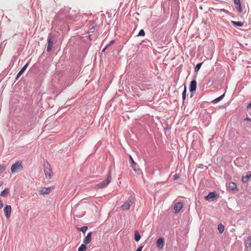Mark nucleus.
Instances as JSON below:
<instances>
[{
  "instance_id": "nucleus-1",
  "label": "nucleus",
  "mask_w": 251,
  "mask_h": 251,
  "mask_svg": "<svg viewBox=\"0 0 251 251\" xmlns=\"http://www.w3.org/2000/svg\"><path fill=\"white\" fill-rule=\"evenodd\" d=\"M44 173L47 178L50 179L52 176L53 172L50 165L48 163L44 166Z\"/></svg>"
},
{
  "instance_id": "nucleus-2",
  "label": "nucleus",
  "mask_w": 251,
  "mask_h": 251,
  "mask_svg": "<svg viewBox=\"0 0 251 251\" xmlns=\"http://www.w3.org/2000/svg\"><path fill=\"white\" fill-rule=\"evenodd\" d=\"M22 169V162L19 161L12 165L11 170L12 173H15L20 171Z\"/></svg>"
},
{
  "instance_id": "nucleus-3",
  "label": "nucleus",
  "mask_w": 251,
  "mask_h": 251,
  "mask_svg": "<svg viewBox=\"0 0 251 251\" xmlns=\"http://www.w3.org/2000/svg\"><path fill=\"white\" fill-rule=\"evenodd\" d=\"M111 180V176L110 175H109L105 180L97 184V187L100 189L105 187L110 182Z\"/></svg>"
},
{
  "instance_id": "nucleus-4",
  "label": "nucleus",
  "mask_w": 251,
  "mask_h": 251,
  "mask_svg": "<svg viewBox=\"0 0 251 251\" xmlns=\"http://www.w3.org/2000/svg\"><path fill=\"white\" fill-rule=\"evenodd\" d=\"M132 203V201L131 200H128L121 206V208L123 210L127 211L130 209V206Z\"/></svg>"
},
{
  "instance_id": "nucleus-5",
  "label": "nucleus",
  "mask_w": 251,
  "mask_h": 251,
  "mask_svg": "<svg viewBox=\"0 0 251 251\" xmlns=\"http://www.w3.org/2000/svg\"><path fill=\"white\" fill-rule=\"evenodd\" d=\"M12 208L10 205H6L4 208V213L7 219H9L11 215Z\"/></svg>"
},
{
  "instance_id": "nucleus-6",
  "label": "nucleus",
  "mask_w": 251,
  "mask_h": 251,
  "mask_svg": "<svg viewBox=\"0 0 251 251\" xmlns=\"http://www.w3.org/2000/svg\"><path fill=\"white\" fill-rule=\"evenodd\" d=\"M182 207L183 204L182 202H179L175 203L174 207L175 212L176 213H178L180 211V210L182 208Z\"/></svg>"
},
{
  "instance_id": "nucleus-7",
  "label": "nucleus",
  "mask_w": 251,
  "mask_h": 251,
  "mask_svg": "<svg viewBox=\"0 0 251 251\" xmlns=\"http://www.w3.org/2000/svg\"><path fill=\"white\" fill-rule=\"evenodd\" d=\"M130 162H131V167L132 168V169L134 170V171L136 172H137L138 171H139V169H138V165H137V163H136L132 157L130 155Z\"/></svg>"
},
{
  "instance_id": "nucleus-8",
  "label": "nucleus",
  "mask_w": 251,
  "mask_h": 251,
  "mask_svg": "<svg viewBox=\"0 0 251 251\" xmlns=\"http://www.w3.org/2000/svg\"><path fill=\"white\" fill-rule=\"evenodd\" d=\"M51 188L50 187L46 188L43 187L41 190L39 191L40 195H47L50 192Z\"/></svg>"
},
{
  "instance_id": "nucleus-9",
  "label": "nucleus",
  "mask_w": 251,
  "mask_h": 251,
  "mask_svg": "<svg viewBox=\"0 0 251 251\" xmlns=\"http://www.w3.org/2000/svg\"><path fill=\"white\" fill-rule=\"evenodd\" d=\"M164 245V240L162 238H159L156 242V246L157 248L160 249H163Z\"/></svg>"
},
{
  "instance_id": "nucleus-10",
  "label": "nucleus",
  "mask_w": 251,
  "mask_h": 251,
  "mask_svg": "<svg viewBox=\"0 0 251 251\" xmlns=\"http://www.w3.org/2000/svg\"><path fill=\"white\" fill-rule=\"evenodd\" d=\"M197 88V81L195 80H193L191 82L190 85V91L192 92L195 91Z\"/></svg>"
},
{
  "instance_id": "nucleus-11",
  "label": "nucleus",
  "mask_w": 251,
  "mask_h": 251,
  "mask_svg": "<svg viewBox=\"0 0 251 251\" xmlns=\"http://www.w3.org/2000/svg\"><path fill=\"white\" fill-rule=\"evenodd\" d=\"M92 234V232H90L87 234V236L83 240V243L84 244H88L91 242Z\"/></svg>"
},
{
  "instance_id": "nucleus-12",
  "label": "nucleus",
  "mask_w": 251,
  "mask_h": 251,
  "mask_svg": "<svg viewBox=\"0 0 251 251\" xmlns=\"http://www.w3.org/2000/svg\"><path fill=\"white\" fill-rule=\"evenodd\" d=\"M251 177V171L248 172L246 176H242V181L245 183L248 181V179Z\"/></svg>"
},
{
  "instance_id": "nucleus-13",
  "label": "nucleus",
  "mask_w": 251,
  "mask_h": 251,
  "mask_svg": "<svg viewBox=\"0 0 251 251\" xmlns=\"http://www.w3.org/2000/svg\"><path fill=\"white\" fill-rule=\"evenodd\" d=\"M216 196L215 192H210L207 196L205 197V199L207 201H209L211 199L215 198Z\"/></svg>"
},
{
  "instance_id": "nucleus-14",
  "label": "nucleus",
  "mask_w": 251,
  "mask_h": 251,
  "mask_svg": "<svg viewBox=\"0 0 251 251\" xmlns=\"http://www.w3.org/2000/svg\"><path fill=\"white\" fill-rule=\"evenodd\" d=\"M52 45H53V42H52L51 39L49 38L48 40V46H47V50L48 51H50L51 47H52Z\"/></svg>"
},
{
  "instance_id": "nucleus-15",
  "label": "nucleus",
  "mask_w": 251,
  "mask_h": 251,
  "mask_svg": "<svg viewBox=\"0 0 251 251\" xmlns=\"http://www.w3.org/2000/svg\"><path fill=\"white\" fill-rule=\"evenodd\" d=\"M228 188L231 190H234L237 188V186L235 183L230 182L228 184Z\"/></svg>"
},
{
  "instance_id": "nucleus-16",
  "label": "nucleus",
  "mask_w": 251,
  "mask_h": 251,
  "mask_svg": "<svg viewBox=\"0 0 251 251\" xmlns=\"http://www.w3.org/2000/svg\"><path fill=\"white\" fill-rule=\"evenodd\" d=\"M9 194V189L8 188H5L4 190H3L0 193V196L2 197H6Z\"/></svg>"
},
{
  "instance_id": "nucleus-17",
  "label": "nucleus",
  "mask_w": 251,
  "mask_h": 251,
  "mask_svg": "<svg viewBox=\"0 0 251 251\" xmlns=\"http://www.w3.org/2000/svg\"><path fill=\"white\" fill-rule=\"evenodd\" d=\"M246 247H249L251 245V237L247 238L245 241Z\"/></svg>"
},
{
  "instance_id": "nucleus-18",
  "label": "nucleus",
  "mask_w": 251,
  "mask_h": 251,
  "mask_svg": "<svg viewBox=\"0 0 251 251\" xmlns=\"http://www.w3.org/2000/svg\"><path fill=\"white\" fill-rule=\"evenodd\" d=\"M141 236L137 231H135L134 239L136 241L138 242L140 239Z\"/></svg>"
},
{
  "instance_id": "nucleus-19",
  "label": "nucleus",
  "mask_w": 251,
  "mask_h": 251,
  "mask_svg": "<svg viewBox=\"0 0 251 251\" xmlns=\"http://www.w3.org/2000/svg\"><path fill=\"white\" fill-rule=\"evenodd\" d=\"M218 229L219 233H223L224 230V226L222 224H220L218 226Z\"/></svg>"
},
{
  "instance_id": "nucleus-20",
  "label": "nucleus",
  "mask_w": 251,
  "mask_h": 251,
  "mask_svg": "<svg viewBox=\"0 0 251 251\" xmlns=\"http://www.w3.org/2000/svg\"><path fill=\"white\" fill-rule=\"evenodd\" d=\"M224 96H225V94H223L222 96H221L220 97H219L215 99V100H214L212 101V102H214V103L218 102L219 101H220V100H221L223 99Z\"/></svg>"
},
{
  "instance_id": "nucleus-21",
  "label": "nucleus",
  "mask_w": 251,
  "mask_h": 251,
  "mask_svg": "<svg viewBox=\"0 0 251 251\" xmlns=\"http://www.w3.org/2000/svg\"><path fill=\"white\" fill-rule=\"evenodd\" d=\"M86 249V246L85 244H83L81 245V246L78 248V251H85Z\"/></svg>"
},
{
  "instance_id": "nucleus-22",
  "label": "nucleus",
  "mask_w": 251,
  "mask_h": 251,
  "mask_svg": "<svg viewBox=\"0 0 251 251\" xmlns=\"http://www.w3.org/2000/svg\"><path fill=\"white\" fill-rule=\"evenodd\" d=\"M232 23L233 24V25H237L239 26H242L244 25V23L242 22L232 21Z\"/></svg>"
},
{
  "instance_id": "nucleus-23",
  "label": "nucleus",
  "mask_w": 251,
  "mask_h": 251,
  "mask_svg": "<svg viewBox=\"0 0 251 251\" xmlns=\"http://www.w3.org/2000/svg\"><path fill=\"white\" fill-rule=\"evenodd\" d=\"M28 66V64L26 63L23 67V68L19 71V73L20 74H21L22 75L24 73V72L25 71V70L26 69Z\"/></svg>"
},
{
  "instance_id": "nucleus-24",
  "label": "nucleus",
  "mask_w": 251,
  "mask_h": 251,
  "mask_svg": "<svg viewBox=\"0 0 251 251\" xmlns=\"http://www.w3.org/2000/svg\"><path fill=\"white\" fill-rule=\"evenodd\" d=\"M88 229V227L87 226H82V227L81 228H78V230H80V231H81L82 232H85L86 231V230H87Z\"/></svg>"
},
{
  "instance_id": "nucleus-25",
  "label": "nucleus",
  "mask_w": 251,
  "mask_h": 251,
  "mask_svg": "<svg viewBox=\"0 0 251 251\" xmlns=\"http://www.w3.org/2000/svg\"><path fill=\"white\" fill-rule=\"evenodd\" d=\"M186 87L184 86V91L182 93V98L183 100H185L186 99Z\"/></svg>"
},
{
  "instance_id": "nucleus-26",
  "label": "nucleus",
  "mask_w": 251,
  "mask_h": 251,
  "mask_svg": "<svg viewBox=\"0 0 251 251\" xmlns=\"http://www.w3.org/2000/svg\"><path fill=\"white\" fill-rule=\"evenodd\" d=\"M5 165H0V173H2L5 169Z\"/></svg>"
},
{
  "instance_id": "nucleus-27",
  "label": "nucleus",
  "mask_w": 251,
  "mask_h": 251,
  "mask_svg": "<svg viewBox=\"0 0 251 251\" xmlns=\"http://www.w3.org/2000/svg\"><path fill=\"white\" fill-rule=\"evenodd\" d=\"M236 8L239 13H241L242 12V8L241 7V4L238 5L236 7Z\"/></svg>"
},
{
  "instance_id": "nucleus-28",
  "label": "nucleus",
  "mask_w": 251,
  "mask_h": 251,
  "mask_svg": "<svg viewBox=\"0 0 251 251\" xmlns=\"http://www.w3.org/2000/svg\"><path fill=\"white\" fill-rule=\"evenodd\" d=\"M201 63H198L197 64L196 68H195V71L197 72L199 70L201 67Z\"/></svg>"
},
{
  "instance_id": "nucleus-29",
  "label": "nucleus",
  "mask_w": 251,
  "mask_h": 251,
  "mask_svg": "<svg viewBox=\"0 0 251 251\" xmlns=\"http://www.w3.org/2000/svg\"><path fill=\"white\" fill-rule=\"evenodd\" d=\"M145 31L143 29H141L138 33L139 36H144L145 35Z\"/></svg>"
},
{
  "instance_id": "nucleus-30",
  "label": "nucleus",
  "mask_w": 251,
  "mask_h": 251,
  "mask_svg": "<svg viewBox=\"0 0 251 251\" xmlns=\"http://www.w3.org/2000/svg\"><path fill=\"white\" fill-rule=\"evenodd\" d=\"M92 26L90 27L89 29V32H93L95 29V26L93 25H91Z\"/></svg>"
},
{
  "instance_id": "nucleus-31",
  "label": "nucleus",
  "mask_w": 251,
  "mask_h": 251,
  "mask_svg": "<svg viewBox=\"0 0 251 251\" xmlns=\"http://www.w3.org/2000/svg\"><path fill=\"white\" fill-rule=\"evenodd\" d=\"M234 2L237 5H239L240 4H241L240 0H234Z\"/></svg>"
},
{
  "instance_id": "nucleus-32",
  "label": "nucleus",
  "mask_w": 251,
  "mask_h": 251,
  "mask_svg": "<svg viewBox=\"0 0 251 251\" xmlns=\"http://www.w3.org/2000/svg\"><path fill=\"white\" fill-rule=\"evenodd\" d=\"M179 177V176L177 174H175L174 176V180H176Z\"/></svg>"
},
{
  "instance_id": "nucleus-33",
  "label": "nucleus",
  "mask_w": 251,
  "mask_h": 251,
  "mask_svg": "<svg viewBox=\"0 0 251 251\" xmlns=\"http://www.w3.org/2000/svg\"><path fill=\"white\" fill-rule=\"evenodd\" d=\"M109 46V45H107L106 46V47H105L104 49H103V50H102V52H104V51L105 50H106V49H107Z\"/></svg>"
},
{
  "instance_id": "nucleus-34",
  "label": "nucleus",
  "mask_w": 251,
  "mask_h": 251,
  "mask_svg": "<svg viewBox=\"0 0 251 251\" xmlns=\"http://www.w3.org/2000/svg\"><path fill=\"white\" fill-rule=\"evenodd\" d=\"M142 248H143V247H142H142H139V248L137 249V250H136V251H142Z\"/></svg>"
},
{
  "instance_id": "nucleus-35",
  "label": "nucleus",
  "mask_w": 251,
  "mask_h": 251,
  "mask_svg": "<svg viewBox=\"0 0 251 251\" xmlns=\"http://www.w3.org/2000/svg\"><path fill=\"white\" fill-rule=\"evenodd\" d=\"M114 42H115V40H112V41H110L109 44H108V45H109V46H110V45L113 44Z\"/></svg>"
},
{
  "instance_id": "nucleus-36",
  "label": "nucleus",
  "mask_w": 251,
  "mask_h": 251,
  "mask_svg": "<svg viewBox=\"0 0 251 251\" xmlns=\"http://www.w3.org/2000/svg\"><path fill=\"white\" fill-rule=\"evenodd\" d=\"M3 207V204L1 201L0 200V209H1Z\"/></svg>"
},
{
  "instance_id": "nucleus-37",
  "label": "nucleus",
  "mask_w": 251,
  "mask_h": 251,
  "mask_svg": "<svg viewBox=\"0 0 251 251\" xmlns=\"http://www.w3.org/2000/svg\"><path fill=\"white\" fill-rule=\"evenodd\" d=\"M22 75L21 74H20V73H18L17 76H16V79H17L19 77H20V76H21Z\"/></svg>"
},
{
  "instance_id": "nucleus-38",
  "label": "nucleus",
  "mask_w": 251,
  "mask_h": 251,
  "mask_svg": "<svg viewBox=\"0 0 251 251\" xmlns=\"http://www.w3.org/2000/svg\"><path fill=\"white\" fill-rule=\"evenodd\" d=\"M247 108H251V102H250V103L248 105V106H247Z\"/></svg>"
},
{
  "instance_id": "nucleus-39",
  "label": "nucleus",
  "mask_w": 251,
  "mask_h": 251,
  "mask_svg": "<svg viewBox=\"0 0 251 251\" xmlns=\"http://www.w3.org/2000/svg\"><path fill=\"white\" fill-rule=\"evenodd\" d=\"M246 120L250 121L251 120V118H246Z\"/></svg>"
},
{
  "instance_id": "nucleus-40",
  "label": "nucleus",
  "mask_w": 251,
  "mask_h": 251,
  "mask_svg": "<svg viewBox=\"0 0 251 251\" xmlns=\"http://www.w3.org/2000/svg\"><path fill=\"white\" fill-rule=\"evenodd\" d=\"M3 184V181H0V186H1Z\"/></svg>"
}]
</instances>
